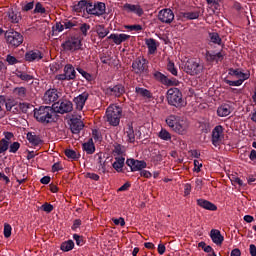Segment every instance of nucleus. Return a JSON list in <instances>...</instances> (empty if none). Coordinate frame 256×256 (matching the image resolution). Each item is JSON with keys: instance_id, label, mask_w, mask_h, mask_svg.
<instances>
[{"instance_id": "nucleus-35", "label": "nucleus", "mask_w": 256, "mask_h": 256, "mask_svg": "<svg viewBox=\"0 0 256 256\" xmlns=\"http://www.w3.org/2000/svg\"><path fill=\"white\" fill-rule=\"evenodd\" d=\"M27 140L29 141V143L34 145V147H37L43 143V140H41V137H39L31 132H29L27 134Z\"/></svg>"}, {"instance_id": "nucleus-56", "label": "nucleus", "mask_w": 256, "mask_h": 256, "mask_svg": "<svg viewBox=\"0 0 256 256\" xmlns=\"http://www.w3.org/2000/svg\"><path fill=\"white\" fill-rule=\"evenodd\" d=\"M16 181L17 183H19V185H22L23 183H25L27 181V173L23 174V177H21V173H16Z\"/></svg>"}, {"instance_id": "nucleus-47", "label": "nucleus", "mask_w": 256, "mask_h": 256, "mask_svg": "<svg viewBox=\"0 0 256 256\" xmlns=\"http://www.w3.org/2000/svg\"><path fill=\"white\" fill-rule=\"evenodd\" d=\"M73 247H75V243L73 242V240H68L61 244L60 249H61V251L67 252V251H71L73 249Z\"/></svg>"}, {"instance_id": "nucleus-55", "label": "nucleus", "mask_w": 256, "mask_h": 256, "mask_svg": "<svg viewBox=\"0 0 256 256\" xmlns=\"http://www.w3.org/2000/svg\"><path fill=\"white\" fill-rule=\"evenodd\" d=\"M78 73L86 79V81H93V76L89 74L87 71L83 70V68H77Z\"/></svg>"}, {"instance_id": "nucleus-44", "label": "nucleus", "mask_w": 256, "mask_h": 256, "mask_svg": "<svg viewBox=\"0 0 256 256\" xmlns=\"http://www.w3.org/2000/svg\"><path fill=\"white\" fill-rule=\"evenodd\" d=\"M64 154L68 157V159H73V161H77L81 157V154L77 153V151L72 149H66Z\"/></svg>"}, {"instance_id": "nucleus-42", "label": "nucleus", "mask_w": 256, "mask_h": 256, "mask_svg": "<svg viewBox=\"0 0 256 256\" xmlns=\"http://www.w3.org/2000/svg\"><path fill=\"white\" fill-rule=\"evenodd\" d=\"M16 77H18V79H21V81H33V79H35L33 75L27 74L26 72L20 70H16Z\"/></svg>"}, {"instance_id": "nucleus-57", "label": "nucleus", "mask_w": 256, "mask_h": 256, "mask_svg": "<svg viewBox=\"0 0 256 256\" xmlns=\"http://www.w3.org/2000/svg\"><path fill=\"white\" fill-rule=\"evenodd\" d=\"M6 61L8 62V65H17V63H19V60L15 58V56H12L11 54H8L6 56Z\"/></svg>"}, {"instance_id": "nucleus-20", "label": "nucleus", "mask_w": 256, "mask_h": 256, "mask_svg": "<svg viewBox=\"0 0 256 256\" xmlns=\"http://www.w3.org/2000/svg\"><path fill=\"white\" fill-rule=\"evenodd\" d=\"M124 9L128 13H135L136 15H138V17H142L143 13H145V11H143V8L139 4L135 5L126 3L124 4Z\"/></svg>"}, {"instance_id": "nucleus-16", "label": "nucleus", "mask_w": 256, "mask_h": 256, "mask_svg": "<svg viewBox=\"0 0 256 256\" xmlns=\"http://www.w3.org/2000/svg\"><path fill=\"white\" fill-rule=\"evenodd\" d=\"M59 99V94H57V89H49L45 92L43 96V101L46 103V105H55L57 103V100Z\"/></svg>"}, {"instance_id": "nucleus-53", "label": "nucleus", "mask_w": 256, "mask_h": 256, "mask_svg": "<svg viewBox=\"0 0 256 256\" xmlns=\"http://www.w3.org/2000/svg\"><path fill=\"white\" fill-rule=\"evenodd\" d=\"M95 159H96L97 163L100 165V167L102 169H105V162L103 161V159H105V154H103L102 152L97 153L95 155Z\"/></svg>"}, {"instance_id": "nucleus-27", "label": "nucleus", "mask_w": 256, "mask_h": 256, "mask_svg": "<svg viewBox=\"0 0 256 256\" xmlns=\"http://www.w3.org/2000/svg\"><path fill=\"white\" fill-rule=\"evenodd\" d=\"M229 75L237 77V79H249L251 77L250 73H243L241 70L233 68L229 69Z\"/></svg>"}, {"instance_id": "nucleus-14", "label": "nucleus", "mask_w": 256, "mask_h": 256, "mask_svg": "<svg viewBox=\"0 0 256 256\" xmlns=\"http://www.w3.org/2000/svg\"><path fill=\"white\" fill-rule=\"evenodd\" d=\"M223 139V126L218 125L212 130V145H214V147H219V145L223 143Z\"/></svg>"}, {"instance_id": "nucleus-40", "label": "nucleus", "mask_w": 256, "mask_h": 256, "mask_svg": "<svg viewBox=\"0 0 256 256\" xmlns=\"http://www.w3.org/2000/svg\"><path fill=\"white\" fill-rule=\"evenodd\" d=\"M4 105L6 107V111H12V113L17 111V102L14 99H5Z\"/></svg>"}, {"instance_id": "nucleus-37", "label": "nucleus", "mask_w": 256, "mask_h": 256, "mask_svg": "<svg viewBox=\"0 0 256 256\" xmlns=\"http://www.w3.org/2000/svg\"><path fill=\"white\" fill-rule=\"evenodd\" d=\"M146 45L148 48V53L150 55H155V52L157 51V41L153 38L147 39Z\"/></svg>"}, {"instance_id": "nucleus-39", "label": "nucleus", "mask_w": 256, "mask_h": 256, "mask_svg": "<svg viewBox=\"0 0 256 256\" xmlns=\"http://www.w3.org/2000/svg\"><path fill=\"white\" fill-rule=\"evenodd\" d=\"M21 20V13L15 12L13 10L8 11V21L10 23H19Z\"/></svg>"}, {"instance_id": "nucleus-36", "label": "nucleus", "mask_w": 256, "mask_h": 256, "mask_svg": "<svg viewBox=\"0 0 256 256\" xmlns=\"http://www.w3.org/2000/svg\"><path fill=\"white\" fill-rule=\"evenodd\" d=\"M128 143H135V130L133 129V123L130 122L127 124V130H126Z\"/></svg>"}, {"instance_id": "nucleus-18", "label": "nucleus", "mask_w": 256, "mask_h": 256, "mask_svg": "<svg viewBox=\"0 0 256 256\" xmlns=\"http://www.w3.org/2000/svg\"><path fill=\"white\" fill-rule=\"evenodd\" d=\"M87 99H89V92L87 91L83 92L82 94L74 98V103L78 111H83V107H85Z\"/></svg>"}, {"instance_id": "nucleus-46", "label": "nucleus", "mask_w": 256, "mask_h": 256, "mask_svg": "<svg viewBox=\"0 0 256 256\" xmlns=\"http://www.w3.org/2000/svg\"><path fill=\"white\" fill-rule=\"evenodd\" d=\"M113 147V153H115V155H125V146L115 142Z\"/></svg>"}, {"instance_id": "nucleus-13", "label": "nucleus", "mask_w": 256, "mask_h": 256, "mask_svg": "<svg viewBox=\"0 0 256 256\" xmlns=\"http://www.w3.org/2000/svg\"><path fill=\"white\" fill-rule=\"evenodd\" d=\"M158 19L161 23H165L166 25H171L175 19V14L173 10L169 8H165L159 11Z\"/></svg>"}, {"instance_id": "nucleus-45", "label": "nucleus", "mask_w": 256, "mask_h": 256, "mask_svg": "<svg viewBox=\"0 0 256 256\" xmlns=\"http://www.w3.org/2000/svg\"><path fill=\"white\" fill-rule=\"evenodd\" d=\"M89 29H91V25L87 23H78V30L81 32L83 37H87Z\"/></svg>"}, {"instance_id": "nucleus-58", "label": "nucleus", "mask_w": 256, "mask_h": 256, "mask_svg": "<svg viewBox=\"0 0 256 256\" xmlns=\"http://www.w3.org/2000/svg\"><path fill=\"white\" fill-rule=\"evenodd\" d=\"M73 239H74V241H76V244L79 247H82V245H85V241L83 240V236H80L78 234H74Z\"/></svg>"}, {"instance_id": "nucleus-30", "label": "nucleus", "mask_w": 256, "mask_h": 256, "mask_svg": "<svg viewBox=\"0 0 256 256\" xmlns=\"http://www.w3.org/2000/svg\"><path fill=\"white\" fill-rule=\"evenodd\" d=\"M100 61L101 63H103L104 65H108V67H115L117 64L115 63L116 60L113 59V57L109 54H103L100 57Z\"/></svg>"}, {"instance_id": "nucleus-7", "label": "nucleus", "mask_w": 256, "mask_h": 256, "mask_svg": "<svg viewBox=\"0 0 256 256\" xmlns=\"http://www.w3.org/2000/svg\"><path fill=\"white\" fill-rule=\"evenodd\" d=\"M64 51H83V42L79 37L72 36L62 43Z\"/></svg>"}, {"instance_id": "nucleus-17", "label": "nucleus", "mask_w": 256, "mask_h": 256, "mask_svg": "<svg viewBox=\"0 0 256 256\" xmlns=\"http://www.w3.org/2000/svg\"><path fill=\"white\" fill-rule=\"evenodd\" d=\"M85 127L82 119L72 118L70 119V131L74 135H79L82 129Z\"/></svg>"}, {"instance_id": "nucleus-52", "label": "nucleus", "mask_w": 256, "mask_h": 256, "mask_svg": "<svg viewBox=\"0 0 256 256\" xmlns=\"http://www.w3.org/2000/svg\"><path fill=\"white\" fill-rule=\"evenodd\" d=\"M244 81H247V79L238 78V80L236 81L225 80V83H227V85H229L230 87H239L240 85H243Z\"/></svg>"}, {"instance_id": "nucleus-11", "label": "nucleus", "mask_w": 256, "mask_h": 256, "mask_svg": "<svg viewBox=\"0 0 256 256\" xmlns=\"http://www.w3.org/2000/svg\"><path fill=\"white\" fill-rule=\"evenodd\" d=\"M153 77L156 81L162 83V85H167V87H177V85H179V80L175 78L169 79L165 74L159 71L154 72Z\"/></svg>"}, {"instance_id": "nucleus-15", "label": "nucleus", "mask_w": 256, "mask_h": 256, "mask_svg": "<svg viewBox=\"0 0 256 256\" xmlns=\"http://www.w3.org/2000/svg\"><path fill=\"white\" fill-rule=\"evenodd\" d=\"M126 165L130 167L131 171H142L147 167V162L130 158L126 160Z\"/></svg>"}, {"instance_id": "nucleus-12", "label": "nucleus", "mask_w": 256, "mask_h": 256, "mask_svg": "<svg viewBox=\"0 0 256 256\" xmlns=\"http://www.w3.org/2000/svg\"><path fill=\"white\" fill-rule=\"evenodd\" d=\"M107 7L103 2H97L93 4V0H91V6H88V15H94L95 17H101V15H105Z\"/></svg>"}, {"instance_id": "nucleus-59", "label": "nucleus", "mask_w": 256, "mask_h": 256, "mask_svg": "<svg viewBox=\"0 0 256 256\" xmlns=\"http://www.w3.org/2000/svg\"><path fill=\"white\" fill-rule=\"evenodd\" d=\"M11 231H12V228L9 224L5 223L4 224V237L6 239H9V237H11Z\"/></svg>"}, {"instance_id": "nucleus-48", "label": "nucleus", "mask_w": 256, "mask_h": 256, "mask_svg": "<svg viewBox=\"0 0 256 256\" xmlns=\"http://www.w3.org/2000/svg\"><path fill=\"white\" fill-rule=\"evenodd\" d=\"M33 13H34V14L39 13L40 15H45V13H47V9H45V8L43 7V4H42L41 2H37V3L35 4V8H34V10H33Z\"/></svg>"}, {"instance_id": "nucleus-5", "label": "nucleus", "mask_w": 256, "mask_h": 256, "mask_svg": "<svg viewBox=\"0 0 256 256\" xmlns=\"http://www.w3.org/2000/svg\"><path fill=\"white\" fill-rule=\"evenodd\" d=\"M5 39L8 47H10L11 49H17V47L23 44L22 34L15 30L6 31Z\"/></svg>"}, {"instance_id": "nucleus-61", "label": "nucleus", "mask_w": 256, "mask_h": 256, "mask_svg": "<svg viewBox=\"0 0 256 256\" xmlns=\"http://www.w3.org/2000/svg\"><path fill=\"white\" fill-rule=\"evenodd\" d=\"M21 147V144L19 142H13L10 145V153H16L17 151H19V148Z\"/></svg>"}, {"instance_id": "nucleus-50", "label": "nucleus", "mask_w": 256, "mask_h": 256, "mask_svg": "<svg viewBox=\"0 0 256 256\" xmlns=\"http://www.w3.org/2000/svg\"><path fill=\"white\" fill-rule=\"evenodd\" d=\"M167 71H169L171 75H174V77H177L178 75L177 67H175V63L171 60L168 61Z\"/></svg>"}, {"instance_id": "nucleus-29", "label": "nucleus", "mask_w": 256, "mask_h": 256, "mask_svg": "<svg viewBox=\"0 0 256 256\" xmlns=\"http://www.w3.org/2000/svg\"><path fill=\"white\" fill-rule=\"evenodd\" d=\"M135 93L139 97H143V99H153V93H151V91L147 90L146 88L136 87Z\"/></svg>"}, {"instance_id": "nucleus-54", "label": "nucleus", "mask_w": 256, "mask_h": 256, "mask_svg": "<svg viewBox=\"0 0 256 256\" xmlns=\"http://www.w3.org/2000/svg\"><path fill=\"white\" fill-rule=\"evenodd\" d=\"M9 149V141H7L5 138L0 140V155L2 153H5Z\"/></svg>"}, {"instance_id": "nucleus-60", "label": "nucleus", "mask_w": 256, "mask_h": 256, "mask_svg": "<svg viewBox=\"0 0 256 256\" xmlns=\"http://www.w3.org/2000/svg\"><path fill=\"white\" fill-rule=\"evenodd\" d=\"M33 7H35V1L28 2L22 6V11H32Z\"/></svg>"}, {"instance_id": "nucleus-9", "label": "nucleus", "mask_w": 256, "mask_h": 256, "mask_svg": "<svg viewBox=\"0 0 256 256\" xmlns=\"http://www.w3.org/2000/svg\"><path fill=\"white\" fill-rule=\"evenodd\" d=\"M52 109L62 115L71 113V111H73V103L69 100H60L52 105Z\"/></svg>"}, {"instance_id": "nucleus-31", "label": "nucleus", "mask_w": 256, "mask_h": 256, "mask_svg": "<svg viewBox=\"0 0 256 256\" xmlns=\"http://www.w3.org/2000/svg\"><path fill=\"white\" fill-rule=\"evenodd\" d=\"M201 15V8H198L192 12H184L182 14V17H184V19H188L189 21H193V19H199Z\"/></svg>"}, {"instance_id": "nucleus-19", "label": "nucleus", "mask_w": 256, "mask_h": 256, "mask_svg": "<svg viewBox=\"0 0 256 256\" xmlns=\"http://www.w3.org/2000/svg\"><path fill=\"white\" fill-rule=\"evenodd\" d=\"M189 129V123L185 120H178L176 126L172 131L178 133V135H187V131Z\"/></svg>"}, {"instance_id": "nucleus-41", "label": "nucleus", "mask_w": 256, "mask_h": 256, "mask_svg": "<svg viewBox=\"0 0 256 256\" xmlns=\"http://www.w3.org/2000/svg\"><path fill=\"white\" fill-rule=\"evenodd\" d=\"M179 120H180L179 116L170 115L166 118V123L168 127H170V129H172L173 131L174 127H176Z\"/></svg>"}, {"instance_id": "nucleus-3", "label": "nucleus", "mask_w": 256, "mask_h": 256, "mask_svg": "<svg viewBox=\"0 0 256 256\" xmlns=\"http://www.w3.org/2000/svg\"><path fill=\"white\" fill-rule=\"evenodd\" d=\"M166 99L168 105H172V107H176V109H181L184 107L183 105V93L179 88H170L167 91Z\"/></svg>"}, {"instance_id": "nucleus-33", "label": "nucleus", "mask_w": 256, "mask_h": 256, "mask_svg": "<svg viewBox=\"0 0 256 256\" xmlns=\"http://www.w3.org/2000/svg\"><path fill=\"white\" fill-rule=\"evenodd\" d=\"M125 165V158L124 157H116L115 162L112 164L113 169L117 171V173H121L123 171V167Z\"/></svg>"}, {"instance_id": "nucleus-28", "label": "nucleus", "mask_w": 256, "mask_h": 256, "mask_svg": "<svg viewBox=\"0 0 256 256\" xmlns=\"http://www.w3.org/2000/svg\"><path fill=\"white\" fill-rule=\"evenodd\" d=\"M82 149L87 155H93V153H95V143H93V138H90L87 142L82 144Z\"/></svg>"}, {"instance_id": "nucleus-26", "label": "nucleus", "mask_w": 256, "mask_h": 256, "mask_svg": "<svg viewBox=\"0 0 256 256\" xmlns=\"http://www.w3.org/2000/svg\"><path fill=\"white\" fill-rule=\"evenodd\" d=\"M217 115L218 117H228V115H231V105L222 104L217 109Z\"/></svg>"}, {"instance_id": "nucleus-4", "label": "nucleus", "mask_w": 256, "mask_h": 256, "mask_svg": "<svg viewBox=\"0 0 256 256\" xmlns=\"http://www.w3.org/2000/svg\"><path fill=\"white\" fill-rule=\"evenodd\" d=\"M203 69H205V67L203 64H201V61L195 58L188 59L184 65L185 73L191 77H197V75H201V73H203Z\"/></svg>"}, {"instance_id": "nucleus-25", "label": "nucleus", "mask_w": 256, "mask_h": 256, "mask_svg": "<svg viewBox=\"0 0 256 256\" xmlns=\"http://www.w3.org/2000/svg\"><path fill=\"white\" fill-rule=\"evenodd\" d=\"M43 59V54L39 50L30 51L25 54V60L26 61H41Z\"/></svg>"}, {"instance_id": "nucleus-21", "label": "nucleus", "mask_w": 256, "mask_h": 256, "mask_svg": "<svg viewBox=\"0 0 256 256\" xmlns=\"http://www.w3.org/2000/svg\"><path fill=\"white\" fill-rule=\"evenodd\" d=\"M107 39H112L115 45H121V43H125V41H129L131 39V35L127 34H111L107 37Z\"/></svg>"}, {"instance_id": "nucleus-38", "label": "nucleus", "mask_w": 256, "mask_h": 256, "mask_svg": "<svg viewBox=\"0 0 256 256\" xmlns=\"http://www.w3.org/2000/svg\"><path fill=\"white\" fill-rule=\"evenodd\" d=\"M63 23L65 29H73L74 31H79V21L76 19L66 20Z\"/></svg>"}, {"instance_id": "nucleus-6", "label": "nucleus", "mask_w": 256, "mask_h": 256, "mask_svg": "<svg viewBox=\"0 0 256 256\" xmlns=\"http://www.w3.org/2000/svg\"><path fill=\"white\" fill-rule=\"evenodd\" d=\"M132 71L135 75H145L149 73V61L143 56L136 58L132 63Z\"/></svg>"}, {"instance_id": "nucleus-8", "label": "nucleus", "mask_w": 256, "mask_h": 256, "mask_svg": "<svg viewBox=\"0 0 256 256\" xmlns=\"http://www.w3.org/2000/svg\"><path fill=\"white\" fill-rule=\"evenodd\" d=\"M77 77V72L75 71V67L71 64H67L64 67V73L56 75L55 79L57 81H73Z\"/></svg>"}, {"instance_id": "nucleus-32", "label": "nucleus", "mask_w": 256, "mask_h": 256, "mask_svg": "<svg viewBox=\"0 0 256 256\" xmlns=\"http://www.w3.org/2000/svg\"><path fill=\"white\" fill-rule=\"evenodd\" d=\"M95 31L99 37V39H105L107 35H109V30L105 28V25L99 24L95 26Z\"/></svg>"}, {"instance_id": "nucleus-63", "label": "nucleus", "mask_w": 256, "mask_h": 256, "mask_svg": "<svg viewBox=\"0 0 256 256\" xmlns=\"http://www.w3.org/2000/svg\"><path fill=\"white\" fill-rule=\"evenodd\" d=\"M85 177L87 179H91L92 181H99L100 177L99 174L88 172L86 173Z\"/></svg>"}, {"instance_id": "nucleus-23", "label": "nucleus", "mask_w": 256, "mask_h": 256, "mask_svg": "<svg viewBox=\"0 0 256 256\" xmlns=\"http://www.w3.org/2000/svg\"><path fill=\"white\" fill-rule=\"evenodd\" d=\"M89 7H91V0H80L77 4L73 6V10L76 13H81L84 8H86V12L88 13Z\"/></svg>"}, {"instance_id": "nucleus-24", "label": "nucleus", "mask_w": 256, "mask_h": 256, "mask_svg": "<svg viewBox=\"0 0 256 256\" xmlns=\"http://www.w3.org/2000/svg\"><path fill=\"white\" fill-rule=\"evenodd\" d=\"M197 205L199 207H202V209H206L207 211H217V205L213 204L212 202H209V200L198 199Z\"/></svg>"}, {"instance_id": "nucleus-1", "label": "nucleus", "mask_w": 256, "mask_h": 256, "mask_svg": "<svg viewBox=\"0 0 256 256\" xmlns=\"http://www.w3.org/2000/svg\"><path fill=\"white\" fill-rule=\"evenodd\" d=\"M54 114L55 110L51 106H40L34 109V118L38 123H42V125L53 123Z\"/></svg>"}, {"instance_id": "nucleus-2", "label": "nucleus", "mask_w": 256, "mask_h": 256, "mask_svg": "<svg viewBox=\"0 0 256 256\" xmlns=\"http://www.w3.org/2000/svg\"><path fill=\"white\" fill-rule=\"evenodd\" d=\"M121 117H123V108L117 104H111L106 109L105 119L112 127H118L121 123Z\"/></svg>"}, {"instance_id": "nucleus-51", "label": "nucleus", "mask_w": 256, "mask_h": 256, "mask_svg": "<svg viewBox=\"0 0 256 256\" xmlns=\"http://www.w3.org/2000/svg\"><path fill=\"white\" fill-rule=\"evenodd\" d=\"M124 29H127L128 31H135L136 33H139L143 31V26L140 24H134V25H124Z\"/></svg>"}, {"instance_id": "nucleus-64", "label": "nucleus", "mask_w": 256, "mask_h": 256, "mask_svg": "<svg viewBox=\"0 0 256 256\" xmlns=\"http://www.w3.org/2000/svg\"><path fill=\"white\" fill-rule=\"evenodd\" d=\"M42 209L43 211H45L46 213H51V211H53V205L49 204V203H44L42 205Z\"/></svg>"}, {"instance_id": "nucleus-22", "label": "nucleus", "mask_w": 256, "mask_h": 256, "mask_svg": "<svg viewBox=\"0 0 256 256\" xmlns=\"http://www.w3.org/2000/svg\"><path fill=\"white\" fill-rule=\"evenodd\" d=\"M210 238L212 239L213 243L218 246L223 245V241H225V237L221 235V231L218 229H212L210 231Z\"/></svg>"}, {"instance_id": "nucleus-43", "label": "nucleus", "mask_w": 256, "mask_h": 256, "mask_svg": "<svg viewBox=\"0 0 256 256\" xmlns=\"http://www.w3.org/2000/svg\"><path fill=\"white\" fill-rule=\"evenodd\" d=\"M209 37L211 43H214V45H223V40L221 39V36H219V33L211 32L209 33Z\"/></svg>"}, {"instance_id": "nucleus-10", "label": "nucleus", "mask_w": 256, "mask_h": 256, "mask_svg": "<svg viewBox=\"0 0 256 256\" xmlns=\"http://www.w3.org/2000/svg\"><path fill=\"white\" fill-rule=\"evenodd\" d=\"M105 95L110 97H115L116 99H121L124 93H126L125 85L118 83L114 86H110L104 90Z\"/></svg>"}, {"instance_id": "nucleus-34", "label": "nucleus", "mask_w": 256, "mask_h": 256, "mask_svg": "<svg viewBox=\"0 0 256 256\" xmlns=\"http://www.w3.org/2000/svg\"><path fill=\"white\" fill-rule=\"evenodd\" d=\"M13 94L15 95V97L17 99H20L21 101H23V99H25V97H27V88H25V87H16L13 90Z\"/></svg>"}, {"instance_id": "nucleus-49", "label": "nucleus", "mask_w": 256, "mask_h": 256, "mask_svg": "<svg viewBox=\"0 0 256 256\" xmlns=\"http://www.w3.org/2000/svg\"><path fill=\"white\" fill-rule=\"evenodd\" d=\"M159 139H162V141H171V133L167 131L166 129H162L158 134Z\"/></svg>"}, {"instance_id": "nucleus-62", "label": "nucleus", "mask_w": 256, "mask_h": 256, "mask_svg": "<svg viewBox=\"0 0 256 256\" xmlns=\"http://www.w3.org/2000/svg\"><path fill=\"white\" fill-rule=\"evenodd\" d=\"M57 171H63V165H61V162H56L52 166V173H57Z\"/></svg>"}]
</instances>
